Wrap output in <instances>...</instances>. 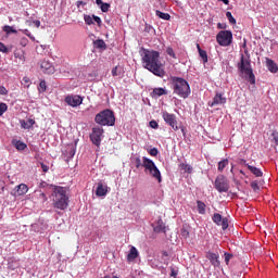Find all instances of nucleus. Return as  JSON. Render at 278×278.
Wrapping results in <instances>:
<instances>
[{"label":"nucleus","instance_id":"e2e57ef3","mask_svg":"<svg viewBox=\"0 0 278 278\" xmlns=\"http://www.w3.org/2000/svg\"><path fill=\"white\" fill-rule=\"evenodd\" d=\"M79 5H86V2H84V1H77V7L79 8Z\"/></svg>","mask_w":278,"mask_h":278},{"label":"nucleus","instance_id":"7ed1b4c3","mask_svg":"<svg viewBox=\"0 0 278 278\" xmlns=\"http://www.w3.org/2000/svg\"><path fill=\"white\" fill-rule=\"evenodd\" d=\"M52 197V203L55 210H67L70 200L68 195L66 194V188L55 187Z\"/></svg>","mask_w":278,"mask_h":278},{"label":"nucleus","instance_id":"473e14b6","mask_svg":"<svg viewBox=\"0 0 278 278\" xmlns=\"http://www.w3.org/2000/svg\"><path fill=\"white\" fill-rule=\"evenodd\" d=\"M197 205H198V212H199V214H205V207H206V205H205L201 200H198V201H197Z\"/></svg>","mask_w":278,"mask_h":278},{"label":"nucleus","instance_id":"338daca9","mask_svg":"<svg viewBox=\"0 0 278 278\" xmlns=\"http://www.w3.org/2000/svg\"><path fill=\"white\" fill-rule=\"evenodd\" d=\"M104 278H110V277L105 276Z\"/></svg>","mask_w":278,"mask_h":278},{"label":"nucleus","instance_id":"6e6552de","mask_svg":"<svg viewBox=\"0 0 278 278\" xmlns=\"http://www.w3.org/2000/svg\"><path fill=\"white\" fill-rule=\"evenodd\" d=\"M215 188L219 192H229V181L224 175L217 176L215 179Z\"/></svg>","mask_w":278,"mask_h":278},{"label":"nucleus","instance_id":"052dcab7","mask_svg":"<svg viewBox=\"0 0 278 278\" xmlns=\"http://www.w3.org/2000/svg\"><path fill=\"white\" fill-rule=\"evenodd\" d=\"M96 3H97V5H102L104 2H103V0H96Z\"/></svg>","mask_w":278,"mask_h":278},{"label":"nucleus","instance_id":"f257e3e1","mask_svg":"<svg viewBox=\"0 0 278 278\" xmlns=\"http://www.w3.org/2000/svg\"><path fill=\"white\" fill-rule=\"evenodd\" d=\"M141 62L143 68L155 75V77L162 78L166 76L164 63H162L159 51L141 48Z\"/></svg>","mask_w":278,"mask_h":278},{"label":"nucleus","instance_id":"37998d69","mask_svg":"<svg viewBox=\"0 0 278 278\" xmlns=\"http://www.w3.org/2000/svg\"><path fill=\"white\" fill-rule=\"evenodd\" d=\"M23 86H25V88H29L31 80L29 79V77L25 76L22 80Z\"/></svg>","mask_w":278,"mask_h":278},{"label":"nucleus","instance_id":"4c0bfd02","mask_svg":"<svg viewBox=\"0 0 278 278\" xmlns=\"http://www.w3.org/2000/svg\"><path fill=\"white\" fill-rule=\"evenodd\" d=\"M0 53H10V49L3 42H0Z\"/></svg>","mask_w":278,"mask_h":278},{"label":"nucleus","instance_id":"bb28decb","mask_svg":"<svg viewBox=\"0 0 278 278\" xmlns=\"http://www.w3.org/2000/svg\"><path fill=\"white\" fill-rule=\"evenodd\" d=\"M227 166H229V160L228 159H224L218 163V167L217 170L219 173H223L225 170V168H227Z\"/></svg>","mask_w":278,"mask_h":278},{"label":"nucleus","instance_id":"393cba45","mask_svg":"<svg viewBox=\"0 0 278 278\" xmlns=\"http://www.w3.org/2000/svg\"><path fill=\"white\" fill-rule=\"evenodd\" d=\"M14 58L16 60H20V62L25 63V51L23 50H15L14 51Z\"/></svg>","mask_w":278,"mask_h":278},{"label":"nucleus","instance_id":"1a4fd4ad","mask_svg":"<svg viewBox=\"0 0 278 278\" xmlns=\"http://www.w3.org/2000/svg\"><path fill=\"white\" fill-rule=\"evenodd\" d=\"M162 116H163V121H165V123L169 125V127H172L174 131H177V129H179V126H177V116H175V114H170L164 111L162 113Z\"/></svg>","mask_w":278,"mask_h":278},{"label":"nucleus","instance_id":"680f3d73","mask_svg":"<svg viewBox=\"0 0 278 278\" xmlns=\"http://www.w3.org/2000/svg\"><path fill=\"white\" fill-rule=\"evenodd\" d=\"M225 27H226V26H223L222 23H218V24H217V28H218V29H225Z\"/></svg>","mask_w":278,"mask_h":278},{"label":"nucleus","instance_id":"c9c22d12","mask_svg":"<svg viewBox=\"0 0 278 278\" xmlns=\"http://www.w3.org/2000/svg\"><path fill=\"white\" fill-rule=\"evenodd\" d=\"M22 34H24L25 36H27L30 40L36 41V37H34V35H31V33L29 31V29H23Z\"/></svg>","mask_w":278,"mask_h":278},{"label":"nucleus","instance_id":"3c124183","mask_svg":"<svg viewBox=\"0 0 278 278\" xmlns=\"http://www.w3.org/2000/svg\"><path fill=\"white\" fill-rule=\"evenodd\" d=\"M149 125H150V127H151L152 129H157V127H159L156 121H151V122L149 123Z\"/></svg>","mask_w":278,"mask_h":278},{"label":"nucleus","instance_id":"0e129e2a","mask_svg":"<svg viewBox=\"0 0 278 278\" xmlns=\"http://www.w3.org/2000/svg\"><path fill=\"white\" fill-rule=\"evenodd\" d=\"M222 1L223 3H225V5H229V0H219Z\"/></svg>","mask_w":278,"mask_h":278},{"label":"nucleus","instance_id":"9b49d317","mask_svg":"<svg viewBox=\"0 0 278 278\" xmlns=\"http://www.w3.org/2000/svg\"><path fill=\"white\" fill-rule=\"evenodd\" d=\"M212 220L213 223H215V225H218L219 227H222L224 231L229 227V219H227L226 217H223V215L218 213H215L213 215Z\"/></svg>","mask_w":278,"mask_h":278},{"label":"nucleus","instance_id":"f8f14e48","mask_svg":"<svg viewBox=\"0 0 278 278\" xmlns=\"http://www.w3.org/2000/svg\"><path fill=\"white\" fill-rule=\"evenodd\" d=\"M206 258L211 262L212 266L218 268L220 266V256L214 252H207Z\"/></svg>","mask_w":278,"mask_h":278},{"label":"nucleus","instance_id":"8fccbe9b","mask_svg":"<svg viewBox=\"0 0 278 278\" xmlns=\"http://www.w3.org/2000/svg\"><path fill=\"white\" fill-rule=\"evenodd\" d=\"M150 155H152V157H156L157 155V148H152L149 151Z\"/></svg>","mask_w":278,"mask_h":278},{"label":"nucleus","instance_id":"c85d7f7f","mask_svg":"<svg viewBox=\"0 0 278 278\" xmlns=\"http://www.w3.org/2000/svg\"><path fill=\"white\" fill-rule=\"evenodd\" d=\"M166 227L164 226V223H162L161 220L157 222L156 226L154 227V231L156 233H162V231L165 233L166 232Z\"/></svg>","mask_w":278,"mask_h":278},{"label":"nucleus","instance_id":"ea45409f","mask_svg":"<svg viewBox=\"0 0 278 278\" xmlns=\"http://www.w3.org/2000/svg\"><path fill=\"white\" fill-rule=\"evenodd\" d=\"M166 53H167V55H169L174 60H177V55L175 54V50H173V48H167Z\"/></svg>","mask_w":278,"mask_h":278},{"label":"nucleus","instance_id":"f704fd0d","mask_svg":"<svg viewBox=\"0 0 278 278\" xmlns=\"http://www.w3.org/2000/svg\"><path fill=\"white\" fill-rule=\"evenodd\" d=\"M2 30L5 34H16V29H14L12 26H9V25L3 26Z\"/></svg>","mask_w":278,"mask_h":278},{"label":"nucleus","instance_id":"09e8293b","mask_svg":"<svg viewBox=\"0 0 278 278\" xmlns=\"http://www.w3.org/2000/svg\"><path fill=\"white\" fill-rule=\"evenodd\" d=\"M251 188L254 191L260 190V185L257 184V181H252L251 182Z\"/></svg>","mask_w":278,"mask_h":278},{"label":"nucleus","instance_id":"a211bd4d","mask_svg":"<svg viewBox=\"0 0 278 278\" xmlns=\"http://www.w3.org/2000/svg\"><path fill=\"white\" fill-rule=\"evenodd\" d=\"M108 194V187L103 186L101 182L98 184L96 195L97 197H105Z\"/></svg>","mask_w":278,"mask_h":278},{"label":"nucleus","instance_id":"f03ea898","mask_svg":"<svg viewBox=\"0 0 278 278\" xmlns=\"http://www.w3.org/2000/svg\"><path fill=\"white\" fill-rule=\"evenodd\" d=\"M172 88L174 94L180 97V99H188L192 92L188 80L177 76L172 77Z\"/></svg>","mask_w":278,"mask_h":278},{"label":"nucleus","instance_id":"2f4dec72","mask_svg":"<svg viewBox=\"0 0 278 278\" xmlns=\"http://www.w3.org/2000/svg\"><path fill=\"white\" fill-rule=\"evenodd\" d=\"M179 168H180V170H184L185 173H188V174L192 173V167L189 164L180 163Z\"/></svg>","mask_w":278,"mask_h":278},{"label":"nucleus","instance_id":"423d86ee","mask_svg":"<svg viewBox=\"0 0 278 278\" xmlns=\"http://www.w3.org/2000/svg\"><path fill=\"white\" fill-rule=\"evenodd\" d=\"M216 40L220 47H229L233 40V34L231 30H220L216 35Z\"/></svg>","mask_w":278,"mask_h":278},{"label":"nucleus","instance_id":"6e6d98bb","mask_svg":"<svg viewBox=\"0 0 278 278\" xmlns=\"http://www.w3.org/2000/svg\"><path fill=\"white\" fill-rule=\"evenodd\" d=\"M271 136L274 138L275 144L278 147V132H273Z\"/></svg>","mask_w":278,"mask_h":278},{"label":"nucleus","instance_id":"9d476101","mask_svg":"<svg viewBox=\"0 0 278 278\" xmlns=\"http://www.w3.org/2000/svg\"><path fill=\"white\" fill-rule=\"evenodd\" d=\"M65 103H67V105H70L71 108H79V105L84 103V98H81L80 96L70 94L65 97Z\"/></svg>","mask_w":278,"mask_h":278},{"label":"nucleus","instance_id":"13d9d810","mask_svg":"<svg viewBox=\"0 0 278 278\" xmlns=\"http://www.w3.org/2000/svg\"><path fill=\"white\" fill-rule=\"evenodd\" d=\"M170 277H177V271L175 270V268H172Z\"/></svg>","mask_w":278,"mask_h":278},{"label":"nucleus","instance_id":"20e7f679","mask_svg":"<svg viewBox=\"0 0 278 278\" xmlns=\"http://www.w3.org/2000/svg\"><path fill=\"white\" fill-rule=\"evenodd\" d=\"M237 68L248 77V81L252 86H255V74H253V67L251 66V59L245 58L244 54H241Z\"/></svg>","mask_w":278,"mask_h":278},{"label":"nucleus","instance_id":"79ce46f5","mask_svg":"<svg viewBox=\"0 0 278 278\" xmlns=\"http://www.w3.org/2000/svg\"><path fill=\"white\" fill-rule=\"evenodd\" d=\"M100 10H101L102 12H110V3L103 2V3L101 4V7H100Z\"/></svg>","mask_w":278,"mask_h":278},{"label":"nucleus","instance_id":"4d7b16f0","mask_svg":"<svg viewBox=\"0 0 278 278\" xmlns=\"http://www.w3.org/2000/svg\"><path fill=\"white\" fill-rule=\"evenodd\" d=\"M151 29H153V27L151 25L146 24V28L144 31H151Z\"/></svg>","mask_w":278,"mask_h":278},{"label":"nucleus","instance_id":"a878e982","mask_svg":"<svg viewBox=\"0 0 278 278\" xmlns=\"http://www.w3.org/2000/svg\"><path fill=\"white\" fill-rule=\"evenodd\" d=\"M23 129H31V127H34V125H36V121L29 118L27 122L22 121L21 123Z\"/></svg>","mask_w":278,"mask_h":278},{"label":"nucleus","instance_id":"0eeeda50","mask_svg":"<svg viewBox=\"0 0 278 278\" xmlns=\"http://www.w3.org/2000/svg\"><path fill=\"white\" fill-rule=\"evenodd\" d=\"M103 127L101 126H96L92 128L91 134L89 135L90 141L92 144L96 147H101V141L103 140Z\"/></svg>","mask_w":278,"mask_h":278},{"label":"nucleus","instance_id":"cd10ccee","mask_svg":"<svg viewBox=\"0 0 278 278\" xmlns=\"http://www.w3.org/2000/svg\"><path fill=\"white\" fill-rule=\"evenodd\" d=\"M93 45L96 49H108V45H105V41L103 39H97L93 41Z\"/></svg>","mask_w":278,"mask_h":278},{"label":"nucleus","instance_id":"ddd939ff","mask_svg":"<svg viewBox=\"0 0 278 278\" xmlns=\"http://www.w3.org/2000/svg\"><path fill=\"white\" fill-rule=\"evenodd\" d=\"M84 21L86 23V25H94V22L97 23V25H101V17L97 16V15H85L84 16Z\"/></svg>","mask_w":278,"mask_h":278},{"label":"nucleus","instance_id":"a18cd8bd","mask_svg":"<svg viewBox=\"0 0 278 278\" xmlns=\"http://www.w3.org/2000/svg\"><path fill=\"white\" fill-rule=\"evenodd\" d=\"M111 73L113 77H118V75H121V72H118V66H115Z\"/></svg>","mask_w":278,"mask_h":278},{"label":"nucleus","instance_id":"6ab92c4d","mask_svg":"<svg viewBox=\"0 0 278 278\" xmlns=\"http://www.w3.org/2000/svg\"><path fill=\"white\" fill-rule=\"evenodd\" d=\"M138 255V249H136V247H131L129 253L127 254V262H134Z\"/></svg>","mask_w":278,"mask_h":278},{"label":"nucleus","instance_id":"7c9ffc66","mask_svg":"<svg viewBox=\"0 0 278 278\" xmlns=\"http://www.w3.org/2000/svg\"><path fill=\"white\" fill-rule=\"evenodd\" d=\"M14 147H15V149H17V151H25V149H27V143H25L21 140H17V141H15Z\"/></svg>","mask_w":278,"mask_h":278},{"label":"nucleus","instance_id":"c03bdc74","mask_svg":"<svg viewBox=\"0 0 278 278\" xmlns=\"http://www.w3.org/2000/svg\"><path fill=\"white\" fill-rule=\"evenodd\" d=\"M21 47H25L26 45H29V40L26 37H22L20 39Z\"/></svg>","mask_w":278,"mask_h":278},{"label":"nucleus","instance_id":"39448f33","mask_svg":"<svg viewBox=\"0 0 278 278\" xmlns=\"http://www.w3.org/2000/svg\"><path fill=\"white\" fill-rule=\"evenodd\" d=\"M94 122L98 125L114 127L116 123V117L114 116V113L112 112V110L106 109L96 115Z\"/></svg>","mask_w":278,"mask_h":278},{"label":"nucleus","instance_id":"bf43d9fd","mask_svg":"<svg viewBox=\"0 0 278 278\" xmlns=\"http://www.w3.org/2000/svg\"><path fill=\"white\" fill-rule=\"evenodd\" d=\"M34 25L38 28L40 27V21L39 20H35L34 22Z\"/></svg>","mask_w":278,"mask_h":278},{"label":"nucleus","instance_id":"412c9836","mask_svg":"<svg viewBox=\"0 0 278 278\" xmlns=\"http://www.w3.org/2000/svg\"><path fill=\"white\" fill-rule=\"evenodd\" d=\"M41 68L43 73H53L54 68L53 65L49 61H42L41 62Z\"/></svg>","mask_w":278,"mask_h":278},{"label":"nucleus","instance_id":"c756f323","mask_svg":"<svg viewBox=\"0 0 278 278\" xmlns=\"http://www.w3.org/2000/svg\"><path fill=\"white\" fill-rule=\"evenodd\" d=\"M155 14L159 16V18H162L163 21H170V14L168 13H164L160 10H156Z\"/></svg>","mask_w":278,"mask_h":278},{"label":"nucleus","instance_id":"2eb2a0df","mask_svg":"<svg viewBox=\"0 0 278 278\" xmlns=\"http://www.w3.org/2000/svg\"><path fill=\"white\" fill-rule=\"evenodd\" d=\"M18 197H25L26 192H29V187L26 184H21L15 187Z\"/></svg>","mask_w":278,"mask_h":278},{"label":"nucleus","instance_id":"603ef678","mask_svg":"<svg viewBox=\"0 0 278 278\" xmlns=\"http://www.w3.org/2000/svg\"><path fill=\"white\" fill-rule=\"evenodd\" d=\"M0 94L2 96L8 94V89L4 86H0Z\"/></svg>","mask_w":278,"mask_h":278},{"label":"nucleus","instance_id":"69168bd1","mask_svg":"<svg viewBox=\"0 0 278 278\" xmlns=\"http://www.w3.org/2000/svg\"><path fill=\"white\" fill-rule=\"evenodd\" d=\"M241 175H244V172L243 170H240Z\"/></svg>","mask_w":278,"mask_h":278},{"label":"nucleus","instance_id":"72a5a7b5","mask_svg":"<svg viewBox=\"0 0 278 278\" xmlns=\"http://www.w3.org/2000/svg\"><path fill=\"white\" fill-rule=\"evenodd\" d=\"M226 18H228L230 25H236V17L231 14V12H226Z\"/></svg>","mask_w":278,"mask_h":278},{"label":"nucleus","instance_id":"dca6fc26","mask_svg":"<svg viewBox=\"0 0 278 278\" xmlns=\"http://www.w3.org/2000/svg\"><path fill=\"white\" fill-rule=\"evenodd\" d=\"M142 166L143 168H146V170H151L155 168V163L151 159H147V156H143Z\"/></svg>","mask_w":278,"mask_h":278},{"label":"nucleus","instance_id":"a19ab883","mask_svg":"<svg viewBox=\"0 0 278 278\" xmlns=\"http://www.w3.org/2000/svg\"><path fill=\"white\" fill-rule=\"evenodd\" d=\"M8 112V104L5 103H0V116H3Z\"/></svg>","mask_w":278,"mask_h":278},{"label":"nucleus","instance_id":"e433bc0d","mask_svg":"<svg viewBox=\"0 0 278 278\" xmlns=\"http://www.w3.org/2000/svg\"><path fill=\"white\" fill-rule=\"evenodd\" d=\"M224 257H225V264H227V266H229V261L233 260V254L226 252L224 254Z\"/></svg>","mask_w":278,"mask_h":278},{"label":"nucleus","instance_id":"774afa93","mask_svg":"<svg viewBox=\"0 0 278 278\" xmlns=\"http://www.w3.org/2000/svg\"><path fill=\"white\" fill-rule=\"evenodd\" d=\"M113 278H118V277L114 276Z\"/></svg>","mask_w":278,"mask_h":278},{"label":"nucleus","instance_id":"f3484780","mask_svg":"<svg viewBox=\"0 0 278 278\" xmlns=\"http://www.w3.org/2000/svg\"><path fill=\"white\" fill-rule=\"evenodd\" d=\"M149 173L154 177V179H157L159 184H162V173H160V169L157 166L154 165V167L149 170Z\"/></svg>","mask_w":278,"mask_h":278},{"label":"nucleus","instance_id":"49530a36","mask_svg":"<svg viewBox=\"0 0 278 278\" xmlns=\"http://www.w3.org/2000/svg\"><path fill=\"white\" fill-rule=\"evenodd\" d=\"M39 88L45 92L47 90V83L45 80H41L39 83Z\"/></svg>","mask_w":278,"mask_h":278},{"label":"nucleus","instance_id":"4be33fe9","mask_svg":"<svg viewBox=\"0 0 278 278\" xmlns=\"http://www.w3.org/2000/svg\"><path fill=\"white\" fill-rule=\"evenodd\" d=\"M245 166L248 167V170L251 172L256 177H262V175H264V173H262V169H260L253 165L245 164Z\"/></svg>","mask_w":278,"mask_h":278},{"label":"nucleus","instance_id":"58836bf2","mask_svg":"<svg viewBox=\"0 0 278 278\" xmlns=\"http://www.w3.org/2000/svg\"><path fill=\"white\" fill-rule=\"evenodd\" d=\"M180 236L181 238H185V239L190 238V231H188V229L186 228H181Z\"/></svg>","mask_w":278,"mask_h":278},{"label":"nucleus","instance_id":"de8ad7c7","mask_svg":"<svg viewBox=\"0 0 278 278\" xmlns=\"http://www.w3.org/2000/svg\"><path fill=\"white\" fill-rule=\"evenodd\" d=\"M67 150L70 151V157H74L75 156V147L68 146Z\"/></svg>","mask_w":278,"mask_h":278},{"label":"nucleus","instance_id":"5fc2aeb1","mask_svg":"<svg viewBox=\"0 0 278 278\" xmlns=\"http://www.w3.org/2000/svg\"><path fill=\"white\" fill-rule=\"evenodd\" d=\"M42 173H49V166L45 165V163H40Z\"/></svg>","mask_w":278,"mask_h":278},{"label":"nucleus","instance_id":"864d4df0","mask_svg":"<svg viewBox=\"0 0 278 278\" xmlns=\"http://www.w3.org/2000/svg\"><path fill=\"white\" fill-rule=\"evenodd\" d=\"M135 164H136V168H140V166H142V161L140 160V157L136 159Z\"/></svg>","mask_w":278,"mask_h":278},{"label":"nucleus","instance_id":"aec40b11","mask_svg":"<svg viewBox=\"0 0 278 278\" xmlns=\"http://www.w3.org/2000/svg\"><path fill=\"white\" fill-rule=\"evenodd\" d=\"M266 66L270 73H277L278 66L271 59H266Z\"/></svg>","mask_w":278,"mask_h":278},{"label":"nucleus","instance_id":"b1692460","mask_svg":"<svg viewBox=\"0 0 278 278\" xmlns=\"http://www.w3.org/2000/svg\"><path fill=\"white\" fill-rule=\"evenodd\" d=\"M151 94L152 97H163V94H168V92H166V89L160 87L154 88Z\"/></svg>","mask_w":278,"mask_h":278},{"label":"nucleus","instance_id":"5701e85b","mask_svg":"<svg viewBox=\"0 0 278 278\" xmlns=\"http://www.w3.org/2000/svg\"><path fill=\"white\" fill-rule=\"evenodd\" d=\"M197 49H198V53L200 55V58H202V62L204 64H207V52L203 49H201V46L199 43H197Z\"/></svg>","mask_w":278,"mask_h":278},{"label":"nucleus","instance_id":"4468645a","mask_svg":"<svg viewBox=\"0 0 278 278\" xmlns=\"http://www.w3.org/2000/svg\"><path fill=\"white\" fill-rule=\"evenodd\" d=\"M224 103H227V98L223 97V93H216L211 105L213 108V105H224Z\"/></svg>","mask_w":278,"mask_h":278}]
</instances>
